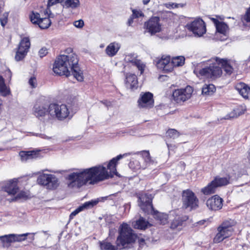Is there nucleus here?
<instances>
[{
    "instance_id": "nucleus-1",
    "label": "nucleus",
    "mask_w": 250,
    "mask_h": 250,
    "mask_svg": "<svg viewBox=\"0 0 250 250\" xmlns=\"http://www.w3.org/2000/svg\"><path fill=\"white\" fill-rule=\"evenodd\" d=\"M127 153L120 154L110 161L107 169L110 170L108 174L106 168L102 166H98L89 168L83 169L79 172H73L68 176V187L70 188H79L87 183L95 184L100 181L117 175L116 165L117 161L126 156Z\"/></svg>"
},
{
    "instance_id": "nucleus-2",
    "label": "nucleus",
    "mask_w": 250,
    "mask_h": 250,
    "mask_svg": "<svg viewBox=\"0 0 250 250\" xmlns=\"http://www.w3.org/2000/svg\"><path fill=\"white\" fill-rule=\"evenodd\" d=\"M78 62L77 56L74 53L60 55L54 62L53 70L57 75H65L66 77L69 76L71 72L78 81L82 82L83 76L79 66Z\"/></svg>"
},
{
    "instance_id": "nucleus-3",
    "label": "nucleus",
    "mask_w": 250,
    "mask_h": 250,
    "mask_svg": "<svg viewBox=\"0 0 250 250\" xmlns=\"http://www.w3.org/2000/svg\"><path fill=\"white\" fill-rule=\"evenodd\" d=\"M213 60H215V62L210 63L209 66L203 68L198 71L196 69L194 70V73L198 77L204 76L207 78L215 79L220 77L222 74L220 65L223 68L226 74L230 75L232 73L233 68L227 60L216 57Z\"/></svg>"
},
{
    "instance_id": "nucleus-4",
    "label": "nucleus",
    "mask_w": 250,
    "mask_h": 250,
    "mask_svg": "<svg viewBox=\"0 0 250 250\" xmlns=\"http://www.w3.org/2000/svg\"><path fill=\"white\" fill-rule=\"evenodd\" d=\"M139 206L143 211L147 214L154 213L155 218L161 224H165L167 221L168 216L167 214L157 213L154 210L152 204V197L151 195L143 194L139 198Z\"/></svg>"
},
{
    "instance_id": "nucleus-5",
    "label": "nucleus",
    "mask_w": 250,
    "mask_h": 250,
    "mask_svg": "<svg viewBox=\"0 0 250 250\" xmlns=\"http://www.w3.org/2000/svg\"><path fill=\"white\" fill-rule=\"evenodd\" d=\"M137 236L133 232V230L127 225H121L119 230V235L118 236L116 244L122 250L127 247L128 244L133 243Z\"/></svg>"
},
{
    "instance_id": "nucleus-6",
    "label": "nucleus",
    "mask_w": 250,
    "mask_h": 250,
    "mask_svg": "<svg viewBox=\"0 0 250 250\" xmlns=\"http://www.w3.org/2000/svg\"><path fill=\"white\" fill-rule=\"evenodd\" d=\"M235 222L231 219L223 221L217 228V233L213 238L214 243H219L230 237L234 231L233 227Z\"/></svg>"
},
{
    "instance_id": "nucleus-7",
    "label": "nucleus",
    "mask_w": 250,
    "mask_h": 250,
    "mask_svg": "<svg viewBox=\"0 0 250 250\" xmlns=\"http://www.w3.org/2000/svg\"><path fill=\"white\" fill-rule=\"evenodd\" d=\"M37 183L50 190L55 189L59 185L58 179L51 174L43 173L40 175L37 178Z\"/></svg>"
},
{
    "instance_id": "nucleus-8",
    "label": "nucleus",
    "mask_w": 250,
    "mask_h": 250,
    "mask_svg": "<svg viewBox=\"0 0 250 250\" xmlns=\"http://www.w3.org/2000/svg\"><path fill=\"white\" fill-rule=\"evenodd\" d=\"M50 110V104L44 98H40L34 104L32 109L33 114L39 119L42 120Z\"/></svg>"
},
{
    "instance_id": "nucleus-9",
    "label": "nucleus",
    "mask_w": 250,
    "mask_h": 250,
    "mask_svg": "<svg viewBox=\"0 0 250 250\" xmlns=\"http://www.w3.org/2000/svg\"><path fill=\"white\" fill-rule=\"evenodd\" d=\"M183 207L190 210L198 207L199 200L193 192L189 189L184 190L182 193Z\"/></svg>"
},
{
    "instance_id": "nucleus-10",
    "label": "nucleus",
    "mask_w": 250,
    "mask_h": 250,
    "mask_svg": "<svg viewBox=\"0 0 250 250\" xmlns=\"http://www.w3.org/2000/svg\"><path fill=\"white\" fill-rule=\"evenodd\" d=\"M69 114V110L65 104H50L49 114L52 117H55L59 120H63L68 116Z\"/></svg>"
},
{
    "instance_id": "nucleus-11",
    "label": "nucleus",
    "mask_w": 250,
    "mask_h": 250,
    "mask_svg": "<svg viewBox=\"0 0 250 250\" xmlns=\"http://www.w3.org/2000/svg\"><path fill=\"white\" fill-rule=\"evenodd\" d=\"M186 27L198 37L203 36L206 32L205 23L201 18H197L193 21L188 23Z\"/></svg>"
},
{
    "instance_id": "nucleus-12",
    "label": "nucleus",
    "mask_w": 250,
    "mask_h": 250,
    "mask_svg": "<svg viewBox=\"0 0 250 250\" xmlns=\"http://www.w3.org/2000/svg\"><path fill=\"white\" fill-rule=\"evenodd\" d=\"M193 91L192 87L189 85L185 88L176 89L172 94L173 100L177 103L184 102L191 97Z\"/></svg>"
},
{
    "instance_id": "nucleus-13",
    "label": "nucleus",
    "mask_w": 250,
    "mask_h": 250,
    "mask_svg": "<svg viewBox=\"0 0 250 250\" xmlns=\"http://www.w3.org/2000/svg\"><path fill=\"white\" fill-rule=\"evenodd\" d=\"M30 21L34 24H38L41 29L48 28L51 22L49 18H41L40 14L36 12L32 11L29 15Z\"/></svg>"
},
{
    "instance_id": "nucleus-14",
    "label": "nucleus",
    "mask_w": 250,
    "mask_h": 250,
    "mask_svg": "<svg viewBox=\"0 0 250 250\" xmlns=\"http://www.w3.org/2000/svg\"><path fill=\"white\" fill-rule=\"evenodd\" d=\"M30 47V42L28 37H23L21 40L17 49V61H22L27 55Z\"/></svg>"
},
{
    "instance_id": "nucleus-15",
    "label": "nucleus",
    "mask_w": 250,
    "mask_h": 250,
    "mask_svg": "<svg viewBox=\"0 0 250 250\" xmlns=\"http://www.w3.org/2000/svg\"><path fill=\"white\" fill-rule=\"evenodd\" d=\"M1 191L7 193V196L11 198L7 200L10 202L16 200V178L6 181L2 186Z\"/></svg>"
},
{
    "instance_id": "nucleus-16",
    "label": "nucleus",
    "mask_w": 250,
    "mask_h": 250,
    "mask_svg": "<svg viewBox=\"0 0 250 250\" xmlns=\"http://www.w3.org/2000/svg\"><path fill=\"white\" fill-rule=\"evenodd\" d=\"M145 27L152 35L160 32L161 25L160 23V18L158 17H152L145 23Z\"/></svg>"
},
{
    "instance_id": "nucleus-17",
    "label": "nucleus",
    "mask_w": 250,
    "mask_h": 250,
    "mask_svg": "<svg viewBox=\"0 0 250 250\" xmlns=\"http://www.w3.org/2000/svg\"><path fill=\"white\" fill-rule=\"evenodd\" d=\"M138 103L140 108H151L154 105L153 94L149 92L141 93Z\"/></svg>"
},
{
    "instance_id": "nucleus-18",
    "label": "nucleus",
    "mask_w": 250,
    "mask_h": 250,
    "mask_svg": "<svg viewBox=\"0 0 250 250\" xmlns=\"http://www.w3.org/2000/svg\"><path fill=\"white\" fill-rule=\"evenodd\" d=\"M223 199L217 195L208 198L206 201V205L210 210L216 211L221 209L223 207Z\"/></svg>"
},
{
    "instance_id": "nucleus-19",
    "label": "nucleus",
    "mask_w": 250,
    "mask_h": 250,
    "mask_svg": "<svg viewBox=\"0 0 250 250\" xmlns=\"http://www.w3.org/2000/svg\"><path fill=\"white\" fill-rule=\"evenodd\" d=\"M188 219L187 215H176L170 223V229L174 231H180L185 225V222Z\"/></svg>"
},
{
    "instance_id": "nucleus-20",
    "label": "nucleus",
    "mask_w": 250,
    "mask_h": 250,
    "mask_svg": "<svg viewBox=\"0 0 250 250\" xmlns=\"http://www.w3.org/2000/svg\"><path fill=\"white\" fill-rule=\"evenodd\" d=\"M156 66L158 69L165 72H171L172 70L170 58L169 56H163L157 62Z\"/></svg>"
},
{
    "instance_id": "nucleus-21",
    "label": "nucleus",
    "mask_w": 250,
    "mask_h": 250,
    "mask_svg": "<svg viewBox=\"0 0 250 250\" xmlns=\"http://www.w3.org/2000/svg\"><path fill=\"white\" fill-rule=\"evenodd\" d=\"M125 61L126 62H130L133 65L137 66L140 71L141 74H143L144 70L145 65L140 60L137 59V56L134 54H129L126 55L125 58Z\"/></svg>"
},
{
    "instance_id": "nucleus-22",
    "label": "nucleus",
    "mask_w": 250,
    "mask_h": 250,
    "mask_svg": "<svg viewBox=\"0 0 250 250\" xmlns=\"http://www.w3.org/2000/svg\"><path fill=\"white\" fill-rule=\"evenodd\" d=\"M99 202L98 200H92L88 202H85L82 206H79L77 208L71 212L69 216L70 219H72L81 211L85 209L90 208L96 205Z\"/></svg>"
},
{
    "instance_id": "nucleus-23",
    "label": "nucleus",
    "mask_w": 250,
    "mask_h": 250,
    "mask_svg": "<svg viewBox=\"0 0 250 250\" xmlns=\"http://www.w3.org/2000/svg\"><path fill=\"white\" fill-rule=\"evenodd\" d=\"M236 90L245 99L250 98V88L243 83H239L235 85Z\"/></svg>"
},
{
    "instance_id": "nucleus-24",
    "label": "nucleus",
    "mask_w": 250,
    "mask_h": 250,
    "mask_svg": "<svg viewBox=\"0 0 250 250\" xmlns=\"http://www.w3.org/2000/svg\"><path fill=\"white\" fill-rule=\"evenodd\" d=\"M125 85L127 88L131 89L137 88L138 81L136 76L132 74H127L126 76Z\"/></svg>"
},
{
    "instance_id": "nucleus-25",
    "label": "nucleus",
    "mask_w": 250,
    "mask_h": 250,
    "mask_svg": "<svg viewBox=\"0 0 250 250\" xmlns=\"http://www.w3.org/2000/svg\"><path fill=\"white\" fill-rule=\"evenodd\" d=\"M133 226L135 229L145 230L152 225L143 217H140L138 220L133 223Z\"/></svg>"
},
{
    "instance_id": "nucleus-26",
    "label": "nucleus",
    "mask_w": 250,
    "mask_h": 250,
    "mask_svg": "<svg viewBox=\"0 0 250 250\" xmlns=\"http://www.w3.org/2000/svg\"><path fill=\"white\" fill-rule=\"evenodd\" d=\"M120 47L121 45L119 43L111 42L106 47L105 49L106 53L109 57H113L117 54Z\"/></svg>"
},
{
    "instance_id": "nucleus-27",
    "label": "nucleus",
    "mask_w": 250,
    "mask_h": 250,
    "mask_svg": "<svg viewBox=\"0 0 250 250\" xmlns=\"http://www.w3.org/2000/svg\"><path fill=\"white\" fill-rule=\"evenodd\" d=\"M38 152L35 151H21L19 153V156L22 162L36 158L38 157Z\"/></svg>"
},
{
    "instance_id": "nucleus-28",
    "label": "nucleus",
    "mask_w": 250,
    "mask_h": 250,
    "mask_svg": "<svg viewBox=\"0 0 250 250\" xmlns=\"http://www.w3.org/2000/svg\"><path fill=\"white\" fill-rule=\"evenodd\" d=\"M216 190V186L214 185V183L212 181L207 186L202 188L201 191L203 194L208 195L214 193Z\"/></svg>"
},
{
    "instance_id": "nucleus-29",
    "label": "nucleus",
    "mask_w": 250,
    "mask_h": 250,
    "mask_svg": "<svg viewBox=\"0 0 250 250\" xmlns=\"http://www.w3.org/2000/svg\"><path fill=\"white\" fill-rule=\"evenodd\" d=\"M229 177H221L219 176L215 177L214 180H212L214 185L216 186L217 188L218 187L224 186L228 185L229 183Z\"/></svg>"
},
{
    "instance_id": "nucleus-30",
    "label": "nucleus",
    "mask_w": 250,
    "mask_h": 250,
    "mask_svg": "<svg viewBox=\"0 0 250 250\" xmlns=\"http://www.w3.org/2000/svg\"><path fill=\"white\" fill-rule=\"evenodd\" d=\"M15 237L16 234H15L0 236V240L4 247L8 246L13 241H15Z\"/></svg>"
},
{
    "instance_id": "nucleus-31",
    "label": "nucleus",
    "mask_w": 250,
    "mask_h": 250,
    "mask_svg": "<svg viewBox=\"0 0 250 250\" xmlns=\"http://www.w3.org/2000/svg\"><path fill=\"white\" fill-rule=\"evenodd\" d=\"M10 93V89L5 83V80L2 76H0V94L2 96H6Z\"/></svg>"
},
{
    "instance_id": "nucleus-32",
    "label": "nucleus",
    "mask_w": 250,
    "mask_h": 250,
    "mask_svg": "<svg viewBox=\"0 0 250 250\" xmlns=\"http://www.w3.org/2000/svg\"><path fill=\"white\" fill-rule=\"evenodd\" d=\"M100 248L102 250H121L120 247L112 245L110 243L103 241L100 242Z\"/></svg>"
},
{
    "instance_id": "nucleus-33",
    "label": "nucleus",
    "mask_w": 250,
    "mask_h": 250,
    "mask_svg": "<svg viewBox=\"0 0 250 250\" xmlns=\"http://www.w3.org/2000/svg\"><path fill=\"white\" fill-rule=\"evenodd\" d=\"M216 90L215 86L212 84H205L202 87V94L206 95H212Z\"/></svg>"
},
{
    "instance_id": "nucleus-34",
    "label": "nucleus",
    "mask_w": 250,
    "mask_h": 250,
    "mask_svg": "<svg viewBox=\"0 0 250 250\" xmlns=\"http://www.w3.org/2000/svg\"><path fill=\"white\" fill-rule=\"evenodd\" d=\"M185 59L183 56L173 57L170 62L172 68L174 66H182L185 63Z\"/></svg>"
},
{
    "instance_id": "nucleus-35",
    "label": "nucleus",
    "mask_w": 250,
    "mask_h": 250,
    "mask_svg": "<svg viewBox=\"0 0 250 250\" xmlns=\"http://www.w3.org/2000/svg\"><path fill=\"white\" fill-rule=\"evenodd\" d=\"M80 2L79 0H65L64 6L67 8L75 9L79 7Z\"/></svg>"
},
{
    "instance_id": "nucleus-36",
    "label": "nucleus",
    "mask_w": 250,
    "mask_h": 250,
    "mask_svg": "<svg viewBox=\"0 0 250 250\" xmlns=\"http://www.w3.org/2000/svg\"><path fill=\"white\" fill-rule=\"evenodd\" d=\"M216 29L217 31L223 34L226 35L227 31L228 29V26L226 23L224 22L220 21L216 26Z\"/></svg>"
},
{
    "instance_id": "nucleus-37",
    "label": "nucleus",
    "mask_w": 250,
    "mask_h": 250,
    "mask_svg": "<svg viewBox=\"0 0 250 250\" xmlns=\"http://www.w3.org/2000/svg\"><path fill=\"white\" fill-rule=\"evenodd\" d=\"M179 136V132L174 129H169L166 132V137L169 138L175 139Z\"/></svg>"
},
{
    "instance_id": "nucleus-38",
    "label": "nucleus",
    "mask_w": 250,
    "mask_h": 250,
    "mask_svg": "<svg viewBox=\"0 0 250 250\" xmlns=\"http://www.w3.org/2000/svg\"><path fill=\"white\" fill-rule=\"evenodd\" d=\"M29 198H30V195L29 191H21L19 193L17 192V200H26Z\"/></svg>"
},
{
    "instance_id": "nucleus-39",
    "label": "nucleus",
    "mask_w": 250,
    "mask_h": 250,
    "mask_svg": "<svg viewBox=\"0 0 250 250\" xmlns=\"http://www.w3.org/2000/svg\"><path fill=\"white\" fill-rule=\"evenodd\" d=\"M139 153H140L142 155L145 162H146V163H149L151 162V157L148 151L144 150L139 152Z\"/></svg>"
},
{
    "instance_id": "nucleus-40",
    "label": "nucleus",
    "mask_w": 250,
    "mask_h": 250,
    "mask_svg": "<svg viewBox=\"0 0 250 250\" xmlns=\"http://www.w3.org/2000/svg\"><path fill=\"white\" fill-rule=\"evenodd\" d=\"M60 0H48L47 7L45 14L48 15V11L50 12V7L58 3H61Z\"/></svg>"
},
{
    "instance_id": "nucleus-41",
    "label": "nucleus",
    "mask_w": 250,
    "mask_h": 250,
    "mask_svg": "<svg viewBox=\"0 0 250 250\" xmlns=\"http://www.w3.org/2000/svg\"><path fill=\"white\" fill-rule=\"evenodd\" d=\"M8 13L5 12L3 14L2 17L0 19V24L2 27H4L8 21Z\"/></svg>"
},
{
    "instance_id": "nucleus-42",
    "label": "nucleus",
    "mask_w": 250,
    "mask_h": 250,
    "mask_svg": "<svg viewBox=\"0 0 250 250\" xmlns=\"http://www.w3.org/2000/svg\"><path fill=\"white\" fill-rule=\"evenodd\" d=\"M29 233H26L21 234H17V242H21L27 239V236L30 235Z\"/></svg>"
},
{
    "instance_id": "nucleus-43",
    "label": "nucleus",
    "mask_w": 250,
    "mask_h": 250,
    "mask_svg": "<svg viewBox=\"0 0 250 250\" xmlns=\"http://www.w3.org/2000/svg\"><path fill=\"white\" fill-rule=\"evenodd\" d=\"M28 83L32 88H36L37 86V81L35 77H31L29 80Z\"/></svg>"
},
{
    "instance_id": "nucleus-44",
    "label": "nucleus",
    "mask_w": 250,
    "mask_h": 250,
    "mask_svg": "<svg viewBox=\"0 0 250 250\" xmlns=\"http://www.w3.org/2000/svg\"><path fill=\"white\" fill-rule=\"evenodd\" d=\"M74 25L78 28H82L84 25V22L82 20L75 21L73 23Z\"/></svg>"
},
{
    "instance_id": "nucleus-45",
    "label": "nucleus",
    "mask_w": 250,
    "mask_h": 250,
    "mask_svg": "<svg viewBox=\"0 0 250 250\" xmlns=\"http://www.w3.org/2000/svg\"><path fill=\"white\" fill-rule=\"evenodd\" d=\"M132 16L134 18H139L140 17L143 16V13L141 11H138V10H133L132 11Z\"/></svg>"
},
{
    "instance_id": "nucleus-46",
    "label": "nucleus",
    "mask_w": 250,
    "mask_h": 250,
    "mask_svg": "<svg viewBox=\"0 0 250 250\" xmlns=\"http://www.w3.org/2000/svg\"><path fill=\"white\" fill-rule=\"evenodd\" d=\"M48 53L47 49L46 48H42L39 51V55L41 58H43Z\"/></svg>"
},
{
    "instance_id": "nucleus-47",
    "label": "nucleus",
    "mask_w": 250,
    "mask_h": 250,
    "mask_svg": "<svg viewBox=\"0 0 250 250\" xmlns=\"http://www.w3.org/2000/svg\"><path fill=\"white\" fill-rule=\"evenodd\" d=\"M138 243L139 244V247L141 248H142V247L146 244L145 240L143 238H139Z\"/></svg>"
},
{
    "instance_id": "nucleus-48",
    "label": "nucleus",
    "mask_w": 250,
    "mask_h": 250,
    "mask_svg": "<svg viewBox=\"0 0 250 250\" xmlns=\"http://www.w3.org/2000/svg\"><path fill=\"white\" fill-rule=\"evenodd\" d=\"M134 18L131 15V16L128 19L127 21V24L128 26H131L133 22V19Z\"/></svg>"
},
{
    "instance_id": "nucleus-49",
    "label": "nucleus",
    "mask_w": 250,
    "mask_h": 250,
    "mask_svg": "<svg viewBox=\"0 0 250 250\" xmlns=\"http://www.w3.org/2000/svg\"><path fill=\"white\" fill-rule=\"evenodd\" d=\"M179 5H180L181 6L183 7V4H177V3H172V6L173 8H177L178 7V6Z\"/></svg>"
},
{
    "instance_id": "nucleus-50",
    "label": "nucleus",
    "mask_w": 250,
    "mask_h": 250,
    "mask_svg": "<svg viewBox=\"0 0 250 250\" xmlns=\"http://www.w3.org/2000/svg\"><path fill=\"white\" fill-rule=\"evenodd\" d=\"M30 234L29 235H31V236H29V238L32 241H33L35 239L34 235L36 234V233H30Z\"/></svg>"
},
{
    "instance_id": "nucleus-51",
    "label": "nucleus",
    "mask_w": 250,
    "mask_h": 250,
    "mask_svg": "<svg viewBox=\"0 0 250 250\" xmlns=\"http://www.w3.org/2000/svg\"><path fill=\"white\" fill-rule=\"evenodd\" d=\"M211 20L213 22L215 26L220 22L218 20L215 18H212Z\"/></svg>"
},
{
    "instance_id": "nucleus-52",
    "label": "nucleus",
    "mask_w": 250,
    "mask_h": 250,
    "mask_svg": "<svg viewBox=\"0 0 250 250\" xmlns=\"http://www.w3.org/2000/svg\"><path fill=\"white\" fill-rule=\"evenodd\" d=\"M167 76L166 75H161L160 76L159 79H163V80H167Z\"/></svg>"
},
{
    "instance_id": "nucleus-53",
    "label": "nucleus",
    "mask_w": 250,
    "mask_h": 250,
    "mask_svg": "<svg viewBox=\"0 0 250 250\" xmlns=\"http://www.w3.org/2000/svg\"><path fill=\"white\" fill-rule=\"evenodd\" d=\"M2 101L0 99V113H1L2 110Z\"/></svg>"
},
{
    "instance_id": "nucleus-54",
    "label": "nucleus",
    "mask_w": 250,
    "mask_h": 250,
    "mask_svg": "<svg viewBox=\"0 0 250 250\" xmlns=\"http://www.w3.org/2000/svg\"><path fill=\"white\" fill-rule=\"evenodd\" d=\"M150 1V0H143V4L145 5H146L149 3Z\"/></svg>"
},
{
    "instance_id": "nucleus-55",
    "label": "nucleus",
    "mask_w": 250,
    "mask_h": 250,
    "mask_svg": "<svg viewBox=\"0 0 250 250\" xmlns=\"http://www.w3.org/2000/svg\"><path fill=\"white\" fill-rule=\"evenodd\" d=\"M127 133H129L130 135H133L134 133V131L133 130H128Z\"/></svg>"
},
{
    "instance_id": "nucleus-56",
    "label": "nucleus",
    "mask_w": 250,
    "mask_h": 250,
    "mask_svg": "<svg viewBox=\"0 0 250 250\" xmlns=\"http://www.w3.org/2000/svg\"><path fill=\"white\" fill-rule=\"evenodd\" d=\"M248 159L250 160V148L249 149V150H248Z\"/></svg>"
},
{
    "instance_id": "nucleus-57",
    "label": "nucleus",
    "mask_w": 250,
    "mask_h": 250,
    "mask_svg": "<svg viewBox=\"0 0 250 250\" xmlns=\"http://www.w3.org/2000/svg\"><path fill=\"white\" fill-rule=\"evenodd\" d=\"M7 73H8V77H11V72L10 71H7Z\"/></svg>"
},
{
    "instance_id": "nucleus-58",
    "label": "nucleus",
    "mask_w": 250,
    "mask_h": 250,
    "mask_svg": "<svg viewBox=\"0 0 250 250\" xmlns=\"http://www.w3.org/2000/svg\"><path fill=\"white\" fill-rule=\"evenodd\" d=\"M42 138L48 139V138L45 135H42Z\"/></svg>"
},
{
    "instance_id": "nucleus-59",
    "label": "nucleus",
    "mask_w": 250,
    "mask_h": 250,
    "mask_svg": "<svg viewBox=\"0 0 250 250\" xmlns=\"http://www.w3.org/2000/svg\"><path fill=\"white\" fill-rule=\"evenodd\" d=\"M67 51L71 52L72 51V49L71 48H68L67 49Z\"/></svg>"
},
{
    "instance_id": "nucleus-60",
    "label": "nucleus",
    "mask_w": 250,
    "mask_h": 250,
    "mask_svg": "<svg viewBox=\"0 0 250 250\" xmlns=\"http://www.w3.org/2000/svg\"><path fill=\"white\" fill-rule=\"evenodd\" d=\"M42 232L45 234H47V232L46 231H42Z\"/></svg>"
},
{
    "instance_id": "nucleus-61",
    "label": "nucleus",
    "mask_w": 250,
    "mask_h": 250,
    "mask_svg": "<svg viewBox=\"0 0 250 250\" xmlns=\"http://www.w3.org/2000/svg\"><path fill=\"white\" fill-rule=\"evenodd\" d=\"M16 182H17V183L18 182V179H17Z\"/></svg>"
},
{
    "instance_id": "nucleus-62",
    "label": "nucleus",
    "mask_w": 250,
    "mask_h": 250,
    "mask_svg": "<svg viewBox=\"0 0 250 250\" xmlns=\"http://www.w3.org/2000/svg\"><path fill=\"white\" fill-rule=\"evenodd\" d=\"M104 104H105L106 105H107V104H106L105 103H103Z\"/></svg>"
}]
</instances>
